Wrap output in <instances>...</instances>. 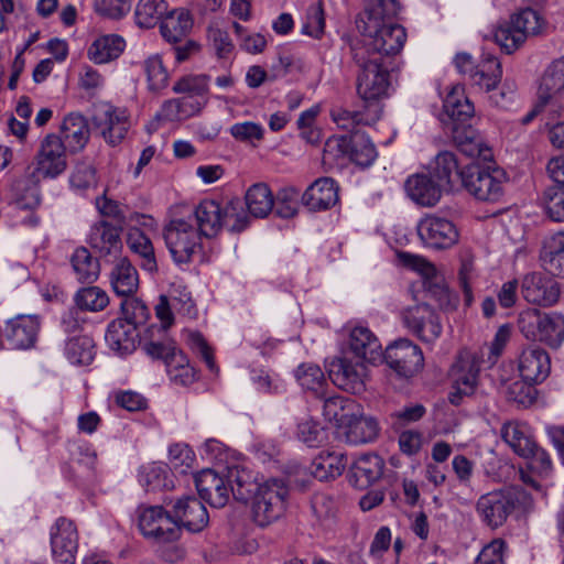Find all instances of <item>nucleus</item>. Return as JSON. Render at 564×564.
<instances>
[{
	"instance_id": "obj_24",
	"label": "nucleus",
	"mask_w": 564,
	"mask_h": 564,
	"mask_svg": "<svg viewBox=\"0 0 564 564\" xmlns=\"http://www.w3.org/2000/svg\"><path fill=\"white\" fill-rule=\"evenodd\" d=\"M339 187L330 177L317 178L302 195L303 205L311 212L332 208L339 199Z\"/></svg>"
},
{
	"instance_id": "obj_51",
	"label": "nucleus",
	"mask_w": 564,
	"mask_h": 564,
	"mask_svg": "<svg viewBox=\"0 0 564 564\" xmlns=\"http://www.w3.org/2000/svg\"><path fill=\"white\" fill-rule=\"evenodd\" d=\"M167 9L165 0H140L134 12L135 22L141 28H153L162 22Z\"/></svg>"
},
{
	"instance_id": "obj_37",
	"label": "nucleus",
	"mask_w": 564,
	"mask_h": 564,
	"mask_svg": "<svg viewBox=\"0 0 564 564\" xmlns=\"http://www.w3.org/2000/svg\"><path fill=\"white\" fill-rule=\"evenodd\" d=\"M127 246L130 251L139 257L140 267L150 272L158 271L154 247L150 238L139 228L131 227L127 234Z\"/></svg>"
},
{
	"instance_id": "obj_57",
	"label": "nucleus",
	"mask_w": 564,
	"mask_h": 564,
	"mask_svg": "<svg viewBox=\"0 0 564 564\" xmlns=\"http://www.w3.org/2000/svg\"><path fill=\"white\" fill-rule=\"evenodd\" d=\"M171 381L180 386H189L196 379V372L189 365L187 357L183 354L176 355L174 361L166 366Z\"/></svg>"
},
{
	"instance_id": "obj_14",
	"label": "nucleus",
	"mask_w": 564,
	"mask_h": 564,
	"mask_svg": "<svg viewBox=\"0 0 564 564\" xmlns=\"http://www.w3.org/2000/svg\"><path fill=\"white\" fill-rule=\"evenodd\" d=\"M50 535L56 564H75L78 549V532L75 523L61 517L52 525Z\"/></svg>"
},
{
	"instance_id": "obj_29",
	"label": "nucleus",
	"mask_w": 564,
	"mask_h": 564,
	"mask_svg": "<svg viewBox=\"0 0 564 564\" xmlns=\"http://www.w3.org/2000/svg\"><path fill=\"white\" fill-rule=\"evenodd\" d=\"M430 174L444 191H453L459 183L463 185V169H459L453 152H440L435 156Z\"/></svg>"
},
{
	"instance_id": "obj_16",
	"label": "nucleus",
	"mask_w": 564,
	"mask_h": 564,
	"mask_svg": "<svg viewBox=\"0 0 564 564\" xmlns=\"http://www.w3.org/2000/svg\"><path fill=\"white\" fill-rule=\"evenodd\" d=\"M93 120L104 139L111 145L120 143L130 127L127 110L111 105L98 107Z\"/></svg>"
},
{
	"instance_id": "obj_63",
	"label": "nucleus",
	"mask_w": 564,
	"mask_h": 564,
	"mask_svg": "<svg viewBox=\"0 0 564 564\" xmlns=\"http://www.w3.org/2000/svg\"><path fill=\"white\" fill-rule=\"evenodd\" d=\"M299 192L294 187H285L278 192L273 210L280 218H292L297 214Z\"/></svg>"
},
{
	"instance_id": "obj_19",
	"label": "nucleus",
	"mask_w": 564,
	"mask_h": 564,
	"mask_svg": "<svg viewBox=\"0 0 564 564\" xmlns=\"http://www.w3.org/2000/svg\"><path fill=\"white\" fill-rule=\"evenodd\" d=\"M521 293L529 303L549 307L554 305L560 297L557 282L538 272H531L521 281Z\"/></svg>"
},
{
	"instance_id": "obj_1",
	"label": "nucleus",
	"mask_w": 564,
	"mask_h": 564,
	"mask_svg": "<svg viewBox=\"0 0 564 564\" xmlns=\"http://www.w3.org/2000/svg\"><path fill=\"white\" fill-rule=\"evenodd\" d=\"M400 6L397 0H368L356 21L362 40L351 44L364 48L367 55L387 63H395L406 41L405 29L395 22Z\"/></svg>"
},
{
	"instance_id": "obj_62",
	"label": "nucleus",
	"mask_w": 564,
	"mask_h": 564,
	"mask_svg": "<svg viewBox=\"0 0 564 564\" xmlns=\"http://www.w3.org/2000/svg\"><path fill=\"white\" fill-rule=\"evenodd\" d=\"M142 349L152 359L163 360L165 366L174 361L176 355L182 352L171 339L144 341Z\"/></svg>"
},
{
	"instance_id": "obj_30",
	"label": "nucleus",
	"mask_w": 564,
	"mask_h": 564,
	"mask_svg": "<svg viewBox=\"0 0 564 564\" xmlns=\"http://www.w3.org/2000/svg\"><path fill=\"white\" fill-rule=\"evenodd\" d=\"M90 131L86 119L79 113H69L61 126V139L69 153L82 151L89 140Z\"/></svg>"
},
{
	"instance_id": "obj_4",
	"label": "nucleus",
	"mask_w": 564,
	"mask_h": 564,
	"mask_svg": "<svg viewBox=\"0 0 564 564\" xmlns=\"http://www.w3.org/2000/svg\"><path fill=\"white\" fill-rule=\"evenodd\" d=\"M518 327L529 340L557 348L564 340V316L530 308L519 315Z\"/></svg>"
},
{
	"instance_id": "obj_21",
	"label": "nucleus",
	"mask_w": 564,
	"mask_h": 564,
	"mask_svg": "<svg viewBox=\"0 0 564 564\" xmlns=\"http://www.w3.org/2000/svg\"><path fill=\"white\" fill-rule=\"evenodd\" d=\"M518 368L524 382L529 384L541 383L551 371L550 356L541 347L529 346L521 351Z\"/></svg>"
},
{
	"instance_id": "obj_2",
	"label": "nucleus",
	"mask_w": 564,
	"mask_h": 564,
	"mask_svg": "<svg viewBox=\"0 0 564 564\" xmlns=\"http://www.w3.org/2000/svg\"><path fill=\"white\" fill-rule=\"evenodd\" d=\"M351 58L358 67L357 93L364 100H378L388 95L390 72L395 63L373 58L364 48H354Z\"/></svg>"
},
{
	"instance_id": "obj_9",
	"label": "nucleus",
	"mask_w": 564,
	"mask_h": 564,
	"mask_svg": "<svg viewBox=\"0 0 564 564\" xmlns=\"http://www.w3.org/2000/svg\"><path fill=\"white\" fill-rule=\"evenodd\" d=\"M519 503V492L513 488L492 490L481 495L476 502V511L490 529L505 524Z\"/></svg>"
},
{
	"instance_id": "obj_56",
	"label": "nucleus",
	"mask_w": 564,
	"mask_h": 564,
	"mask_svg": "<svg viewBox=\"0 0 564 564\" xmlns=\"http://www.w3.org/2000/svg\"><path fill=\"white\" fill-rule=\"evenodd\" d=\"M143 69L147 75L148 87L152 91H160L169 84V73L163 65L159 54L149 56L143 62Z\"/></svg>"
},
{
	"instance_id": "obj_32",
	"label": "nucleus",
	"mask_w": 564,
	"mask_h": 564,
	"mask_svg": "<svg viewBox=\"0 0 564 564\" xmlns=\"http://www.w3.org/2000/svg\"><path fill=\"white\" fill-rule=\"evenodd\" d=\"M137 328L127 321L117 318L112 321L105 335L108 346L119 354H129L135 349Z\"/></svg>"
},
{
	"instance_id": "obj_36",
	"label": "nucleus",
	"mask_w": 564,
	"mask_h": 564,
	"mask_svg": "<svg viewBox=\"0 0 564 564\" xmlns=\"http://www.w3.org/2000/svg\"><path fill=\"white\" fill-rule=\"evenodd\" d=\"M227 481L235 499L245 503L252 499L262 484L251 470L238 466L229 468Z\"/></svg>"
},
{
	"instance_id": "obj_44",
	"label": "nucleus",
	"mask_w": 564,
	"mask_h": 564,
	"mask_svg": "<svg viewBox=\"0 0 564 564\" xmlns=\"http://www.w3.org/2000/svg\"><path fill=\"white\" fill-rule=\"evenodd\" d=\"M345 440L349 444L358 445L372 442L379 434V426L375 419L360 416L349 417L345 424Z\"/></svg>"
},
{
	"instance_id": "obj_20",
	"label": "nucleus",
	"mask_w": 564,
	"mask_h": 564,
	"mask_svg": "<svg viewBox=\"0 0 564 564\" xmlns=\"http://www.w3.org/2000/svg\"><path fill=\"white\" fill-rule=\"evenodd\" d=\"M123 227L108 220L94 224L88 236L90 248L101 258L117 256L122 249L121 232Z\"/></svg>"
},
{
	"instance_id": "obj_60",
	"label": "nucleus",
	"mask_w": 564,
	"mask_h": 564,
	"mask_svg": "<svg viewBox=\"0 0 564 564\" xmlns=\"http://www.w3.org/2000/svg\"><path fill=\"white\" fill-rule=\"evenodd\" d=\"M545 213L553 221H564V185H552L544 193Z\"/></svg>"
},
{
	"instance_id": "obj_59",
	"label": "nucleus",
	"mask_w": 564,
	"mask_h": 564,
	"mask_svg": "<svg viewBox=\"0 0 564 564\" xmlns=\"http://www.w3.org/2000/svg\"><path fill=\"white\" fill-rule=\"evenodd\" d=\"M195 454L186 444H173L169 448V464L172 469L180 474H186L193 468Z\"/></svg>"
},
{
	"instance_id": "obj_12",
	"label": "nucleus",
	"mask_w": 564,
	"mask_h": 564,
	"mask_svg": "<svg viewBox=\"0 0 564 564\" xmlns=\"http://www.w3.org/2000/svg\"><path fill=\"white\" fill-rule=\"evenodd\" d=\"M416 230L423 245L434 250L449 249L459 239V232L455 224L436 215L423 217L419 221Z\"/></svg>"
},
{
	"instance_id": "obj_34",
	"label": "nucleus",
	"mask_w": 564,
	"mask_h": 564,
	"mask_svg": "<svg viewBox=\"0 0 564 564\" xmlns=\"http://www.w3.org/2000/svg\"><path fill=\"white\" fill-rule=\"evenodd\" d=\"M223 206L213 199L202 200L194 210L199 236L215 237L221 229Z\"/></svg>"
},
{
	"instance_id": "obj_8",
	"label": "nucleus",
	"mask_w": 564,
	"mask_h": 564,
	"mask_svg": "<svg viewBox=\"0 0 564 564\" xmlns=\"http://www.w3.org/2000/svg\"><path fill=\"white\" fill-rule=\"evenodd\" d=\"M165 245L177 264L191 262L200 248V236L194 225L183 218H174L163 229Z\"/></svg>"
},
{
	"instance_id": "obj_31",
	"label": "nucleus",
	"mask_w": 564,
	"mask_h": 564,
	"mask_svg": "<svg viewBox=\"0 0 564 564\" xmlns=\"http://www.w3.org/2000/svg\"><path fill=\"white\" fill-rule=\"evenodd\" d=\"M110 283L119 296H132L139 288V274L135 267L127 258H120L110 273Z\"/></svg>"
},
{
	"instance_id": "obj_61",
	"label": "nucleus",
	"mask_w": 564,
	"mask_h": 564,
	"mask_svg": "<svg viewBox=\"0 0 564 564\" xmlns=\"http://www.w3.org/2000/svg\"><path fill=\"white\" fill-rule=\"evenodd\" d=\"M295 378L303 389L317 392L325 383L322 369L314 364H302L295 370Z\"/></svg>"
},
{
	"instance_id": "obj_39",
	"label": "nucleus",
	"mask_w": 564,
	"mask_h": 564,
	"mask_svg": "<svg viewBox=\"0 0 564 564\" xmlns=\"http://www.w3.org/2000/svg\"><path fill=\"white\" fill-rule=\"evenodd\" d=\"M193 19L189 12L183 8L167 10L164 15L160 30L162 36L171 43L180 42L191 31Z\"/></svg>"
},
{
	"instance_id": "obj_7",
	"label": "nucleus",
	"mask_w": 564,
	"mask_h": 564,
	"mask_svg": "<svg viewBox=\"0 0 564 564\" xmlns=\"http://www.w3.org/2000/svg\"><path fill=\"white\" fill-rule=\"evenodd\" d=\"M481 357L469 349H463L451 367L452 391L448 393L451 404L458 406L464 398L471 397L479 383Z\"/></svg>"
},
{
	"instance_id": "obj_26",
	"label": "nucleus",
	"mask_w": 564,
	"mask_h": 564,
	"mask_svg": "<svg viewBox=\"0 0 564 564\" xmlns=\"http://www.w3.org/2000/svg\"><path fill=\"white\" fill-rule=\"evenodd\" d=\"M195 486L199 497L214 508H223L229 500V490L224 478L212 469L196 474Z\"/></svg>"
},
{
	"instance_id": "obj_27",
	"label": "nucleus",
	"mask_w": 564,
	"mask_h": 564,
	"mask_svg": "<svg viewBox=\"0 0 564 564\" xmlns=\"http://www.w3.org/2000/svg\"><path fill=\"white\" fill-rule=\"evenodd\" d=\"M383 467L384 462L377 454L361 455L350 467L349 482L358 489H366L380 479Z\"/></svg>"
},
{
	"instance_id": "obj_43",
	"label": "nucleus",
	"mask_w": 564,
	"mask_h": 564,
	"mask_svg": "<svg viewBox=\"0 0 564 564\" xmlns=\"http://www.w3.org/2000/svg\"><path fill=\"white\" fill-rule=\"evenodd\" d=\"M249 216L265 218L274 207V196L270 187L264 183L251 185L245 195Z\"/></svg>"
},
{
	"instance_id": "obj_40",
	"label": "nucleus",
	"mask_w": 564,
	"mask_h": 564,
	"mask_svg": "<svg viewBox=\"0 0 564 564\" xmlns=\"http://www.w3.org/2000/svg\"><path fill=\"white\" fill-rule=\"evenodd\" d=\"M329 116L332 121L343 130H347L349 132L355 133V131H360L359 127L371 126L378 119V115L369 113L368 109L365 110H349L341 106H334L329 111Z\"/></svg>"
},
{
	"instance_id": "obj_33",
	"label": "nucleus",
	"mask_w": 564,
	"mask_h": 564,
	"mask_svg": "<svg viewBox=\"0 0 564 564\" xmlns=\"http://www.w3.org/2000/svg\"><path fill=\"white\" fill-rule=\"evenodd\" d=\"M501 78L502 66L500 61L491 54H484L476 64L470 82L481 90L492 91L500 84Z\"/></svg>"
},
{
	"instance_id": "obj_55",
	"label": "nucleus",
	"mask_w": 564,
	"mask_h": 564,
	"mask_svg": "<svg viewBox=\"0 0 564 564\" xmlns=\"http://www.w3.org/2000/svg\"><path fill=\"white\" fill-rule=\"evenodd\" d=\"M74 300L80 311L100 312L109 304L108 294L98 286L79 289Z\"/></svg>"
},
{
	"instance_id": "obj_53",
	"label": "nucleus",
	"mask_w": 564,
	"mask_h": 564,
	"mask_svg": "<svg viewBox=\"0 0 564 564\" xmlns=\"http://www.w3.org/2000/svg\"><path fill=\"white\" fill-rule=\"evenodd\" d=\"M352 405L351 399L341 395L329 397L324 400L323 415L328 422L341 426L349 420Z\"/></svg>"
},
{
	"instance_id": "obj_54",
	"label": "nucleus",
	"mask_w": 564,
	"mask_h": 564,
	"mask_svg": "<svg viewBox=\"0 0 564 564\" xmlns=\"http://www.w3.org/2000/svg\"><path fill=\"white\" fill-rule=\"evenodd\" d=\"M549 83L547 72L545 69L539 80L534 106L525 116L521 118L522 124L532 122L533 119L542 112H547L549 115L553 116V102Z\"/></svg>"
},
{
	"instance_id": "obj_18",
	"label": "nucleus",
	"mask_w": 564,
	"mask_h": 564,
	"mask_svg": "<svg viewBox=\"0 0 564 564\" xmlns=\"http://www.w3.org/2000/svg\"><path fill=\"white\" fill-rule=\"evenodd\" d=\"M67 147L62 139L54 134H47L41 142L36 155L37 170L47 177H55L62 174L67 167Z\"/></svg>"
},
{
	"instance_id": "obj_50",
	"label": "nucleus",
	"mask_w": 564,
	"mask_h": 564,
	"mask_svg": "<svg viewBox=\"0 0 564 564\" xmlns=\"http://www.w3.org/2000/svg\"><path fill=\"white\" fill-rule=\"evenodd\" d=\"M547 77L553 102V117L564 111V58L552 62L547 67Z\"/></svg>"
},
{
	"instance_id": "obj_52",
	"label": "nucleus",
	"mask_w": 564,
	"mask_h": 564,
	"mask_svg": "<svg viewBox=\"0 0 564 564\" xmlns=\"http://www.w3.org/2000/svg\"><path fill=\"white\" fill-rule=\"evenodd\" d=\"M249 224L250 216L239 199L230 200L223 207L221 228L224 227L230 232H241Z\"/></svg>"
},
{
	"instance_id": "obj_42",
	"label": "nucleus",
	"mask_w": 564,
	"mask_h": 564,
	"mask_svg": "<svg viewBox=\"0 0 564 564\" xmlns=\"http://www.w3.org/2000/svg\"><path fill=\"white\" fill-rule=\"evenodd\" d=\"M126 46L124 40L117 34L96 39L88 48V57L95 64H105L118 58Z\"/></svg>"
},
{
	"instance_id": "obj_41",
	"label": "nucleus",
	"mask_w": 564,
	"mask_h": 564,
	"mask_svg": "<svg viewBox=\"0 0 564 564\" xmlns=\"http://www.w3.org/2000/svg\"><path fill=\"white\" fill-rule=\"evenodd\" d=\"M346 465L347 457L343 452L323 451L313 460L312 474L319 480H328L340 476Z\"/></svg>"
},
{
	"instance_id": "obj_35",
	"label": "nucleus",
	"mask_w": 564,
	"mask_h": 564,
	"mask_svg": "<svg viewBox=\"0 0 564 564\" xmlns=\"http://www.w3.org/2000/svg\"><path fill=\"white\" fill-rule=\"evenodd\" d=\"M443 108L445 113L455 123H466L471 120L475 115L474 104L465 94V88L460 85L453 86L447 93Z\"/></svg>"
},
{
	"instance_id": "obj_6",
	"label": "nucleus",
	"mask_w": 564,
	"mask_h": 564,
	"mask_svg": "<svg viewBox=\"0 0 564 564\" xmlns=\"http://www.w3.org/2000/svg\"><path fill=\"white\" fill-rule=\"evenodd\" d=\"M289 489L282 479L271 478L261 484L250 500L253 521L267 527L278 520L285 510Z\"/></svg>"
},
{
	"instance_id": "obj_47",
	"label": "nucleus",
	"mask_w": 564,
	"mask_h": 564,
	"mask_svg": "<svg viewBox=\"0 0 564 564\" xmlns=\"http://www.w3.org/2000/svg\"><path fill=\"white\" fill-rule=\"evenodd\" d=\"M96 355L94 339L87 335L69 338L65 345V356L73 365L87 366Z\"/></svg>"
},
{
	"instance_id": "obj_5",
	"label": "nucleus",
	"mask_w": 564,
	"mask_h": 564,
	"mask_svg": "<svg viewBox=\"0 0 564 564\" xmlns=\"http://www.w3.org/2000/svg\"><path fill=\"white\" fill-rule=\"evenodd\" d=\"M545 21L534 9L527 7L514 12L508 24L498 28L495 33L497 44L506 53L518 50L529 36L541 33Z\"/></svg>"
},
{
	"instance_id": "obj_22",
	"label": "nucleus",
	"mask_w": 564,
	"mask_h": 564,
	"mask_svg": "<svg viewBox=\"0 0 564 564\" xmlns=\"http://www.w3.org/2000/svg\"><path fill=\"white\" fill-rule=\"evenodd\" d=\"M406 195L421 207H434L442 198L444 188L431 174L417 173L404 183Z\"/></svg>"
},
{
	"instance_id": "obj_48",
	"label": "nucleus",
	"mask_w": 564,
	"mask_h": 564,
	"mask_svg": "<svg viewBox=\"0 0 564 564\" xmlns=\"http://www.w3.org/2000/svg\"><path fill=\"white\" fill-rule=\"evenodd\" d=\"M70 263L79 282L91 283L97 280L100 272L99 261L93 258L88 249L77 248L70 258Z\"/></svg>"
},
{
	"instance_id": "obj_17",
	"label": "nucleus",
	"mask_w": 564,
	"mask_h": 564,
	"mask_svg": "<svg viewBox=\"0 0 564 564\" xmlns=\"http://www.w3.org/2000/svg\"><path fill=\"white\" fill-rule=\"evenodd\" d=\"M173 518L180 528L189 532H202L209 523V516L204 503L194 496L177 498L171 507Z\"/></svg>"
},
{
	"instance_id": "obj_64",
	"label": "nucleus",
	"mask_w": 564,
	"mask_h": 564,
	"mask_svg": "<svg viewBox=\"0 0 564 564\" xmlns=\"http://www.w3.org/2000/svg\"><path fill=\"white\" fill-rule=\"evenodd\" d=\"M349 135H332L329 137L323 149V162L335 164L340 159L348 158Z\"/></svg>"
},
{
	"instance_id": "obj_25",
	"label": "nucleus",
	"mask_w": 564,
	"mask_h": 564,
	"mask_svg": "<svg viewBox=\"0 0 564 564\" xmlns=\"http://www.w3.org/2000/svg\"><path fill=\"white\" fill-rule=\"evenodd\" d=\"M453 141L457 149L469 158H477L484 162L491 161L492 153L479 132L467 123H455L452 129Z\"/></svg>"
},
{
	"instance_id": "obj_45",
	"label": "nucleus",
	"mask_w": 564,
	"mask_h": 564,
	"mask_svg": "<svg viewBox=\"0 0 564 564\" xmlns=\"http://www.w3.org/2000/svg\"><path fill=\"white\" fill-rule=\"evenodd\" d=\"M348 158L361 167L370 166L378 156L373 142L361 131H355L349 135Z\"/></svg>"
},
{
	"instance_id": "obj_23",
	"label": "nucleus",
	"mask_w": 564,
	"mask_h": 564,
	"mask_svg": "<svg viewBox=\"0 0 564 564\" xmlns=\"http://www.w3.org/2000/svg\"><path fill=\"white\" fill-rule=\"evenodd\" d=\"M40 318L36 315H19L7 322L4 335L15 349L33 347L40 330Z\"/></svg>"
},
{
	"instance_id": "obj_46",
	"label": "nucleus",
	"mask_w": 564,
	"mask_h": 564,
	"mask_svg": "<svg viewBox=\"0 0 564 564\" xmlns=\"http://www.w3.org/2000/svg\"><path fill=\"white\" fill-rule=\"evenodd\" d=\"M501 436L503 441L523 458L532 454V448H535L534 440L528 434L524 425L518 423H506L501 429Z\"/></svg>"
},
{
	"instance_id": "obj_15",
	"label": "nucleus",
	"mask_w": 564,
	"mask_h": 564,
	"mask_svg": "<svg viewBox=\"0 0 564 564\" xmlns=\"http://www.w3.org/2000/svg\"><path fill=\"white\" fill-rule=\"evenodd\" d=\"M404 325L419 338L432 343L442 334L437 314L426 304H417L403 312Z\"/></svg>"
},
{
	"instance_id": "obj_49",
	"label": "nucleus",
	"mask_w": 564,
	"mask_h": 564,
	"mask_svg": "<svg viewBox=\"0 0 564 564\" xmlns=\"http://www.w3.org/2000/svg\"><path fill=\"white\" fill-rule=\"evenodd\" d=\"M170 470L166 465L159 463H150L142 466L139 474V481L148 491L169 489L173 487V482L169 479Z\"/></svg>"
},
{
	"instance_id": "obj_10",
	"label": "nucleus",
	"mask_w": 564,
	"mask_h": 564,
	"mask_svg": "<svg viewBox=\"0 0 564 564\" xmlns=\"http://www.w3.org/2000/svg\"><path fill=\"white\" fill-rule=\"evenodd\" d=\"M381 358L399 378L404 379L414 377L424 366L421 348L406 338L390 344Z\"/></svg>"
},
{
	"instance_id": "obj_58",
	"label": "nucleus",
	"mask_w": 564,
	"mask_h": 564,
	"mask_svg": "<svg viewBox=\"0 0 564 564\" xmlns=\"http://www.w3.org/2000/svg\"><path fill=\"white\" fill-rule=\"evenodd\" d=\"M424 290L426 297L437 303L441 310L452 312L458 305V299L452 294L446 285L440 282L425 281Z\"/></svg>"
},
{
	"instance_id": "obj_28",
	"label": "nucleus",
	"mask_w": 564,
	"mask_h": 564,
	"mask_svg": "<svg viewBox=\"0 0 564 564\" xmlns=\"http://www.w3.org/2000/svg\"><path fill=\"white\" fill-rule=\"evenodd\" d=\"M349 350L362 362H376L381 359V344L377 336L364 326L351 329L348 341Z\"/></svg>"
},
{
	"instance_id": "obj_13",
	"label": "nucleus",
	"mask_w": 564,
	"mask_h": 564,
	"mask_svg": "<svg viewBox=\"0 0 564 564\" xmlns=\"http://www.w3.org/2000/svg\"><path fill=\"white\" fill-rule=\"evenodd\" d=\"M327 371L336 387L355 394L365 391L367 377L365 362L354 361L347 356L336 357L328 364Z\"/></svg>"
},
{
	"instance_id": "obj_3",
	"label": "nucleus",
	"mask_w": 564,
	"mask_h": 564,
	"mask_svg": "<svg viewBox=\"0 0 564 564\" xmlns=\"http://www.w3.org/2000/svg\"><path fill=\"white\" fill-rule=\"evenodd\" d=\"M507 176L496 165L473 163L463 169V187L478 200L496 203L505 193Z\"/></svg>"
},
{
	"instance_id": "obj_11",
	"label": "nucleus",
	"mask_w": 564,
	"mask_h": 564,
	"mask_svg": "<svg viewBox=\"0 0 564 564\" xmlns=\"http://www.w3.org/2000/svg\"><path fill=\"white\" fill-rule=\"evenodd\" d=\"M141 533L158 543L173 542L180 538V528L171 511L161 506L144 508L139 516Z\"/></svg>"
},
{
	"instance_id": "obj_38",
	"label": "nucleus",
	"mask_w": 564,
	"mask_h": 564,
	"mask_svg": "<svg viewBox=\"0 0 564 564\" xmlns=\"http://www.w3.org/2000/svg\"><path fill=\"white\" fill-rule=\"evenodd\" d=\"M564 259V230L557 231L545 238L540 251L542 268L552 275L563 272Z\"/></svg>"
}]
</instances>
